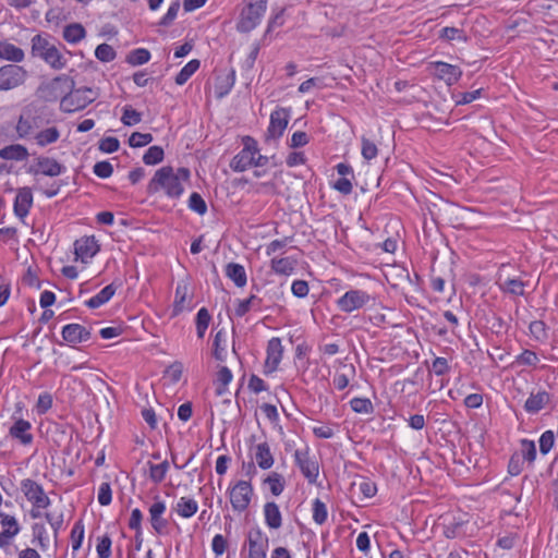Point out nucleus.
Instances as JSON below:
<instances>
[{"label": "nucleus", "instance_id": "c85d7f7f", "mask_svg": "<svg viewBox=\"0 0 558 558\" xmlns=\"http://www.w3.org/2000/svg\"><path fill=\"white\" fill-rule=\"evenodd\" d=\"M25 58L23 49L8 40H0V59L19 63Z\"/></svg>", "mask_w": 558, "mask_h": 558}, {"label": "nucleus", "instance_id": "b1692460", "mask_svg": "<svg viewBox=\"0 0 558 558\" xmlns=\"http://www.w3.org/2000/svg\"><path fill=\"white\" fill-rule=\"evenodd\" d=\"M338 367L332 378V384L336 389H345L350 381L355 377V367L353 364L343 361H337Z\"/></svg>", "mask_w": 558, "mask_h": 558}, {"label": "nucleus", "instance_id": "5fc2aeb1", "mask_svg": "<svg viewBox=\"0 0 558 558\" xmlns=\"http://www.w3.org/2000/svg\"><path fill=\"white\" fill-rule=\"evenodd\" d=\"M163 159V149L160 146H150L143 156L146 165H157Z\"/></svg>", "mask_w": 558, "mask_h": 558}, {"label": "nucleus", "instance_id": "bb28decb", "mask_svg": "<svg viewBox=\"0 0 558 558\" xmlns=\"http://www.w3.org/2000/svg\"><path fill=\"white\" fill-rule=\"evenodd\" d=\"M265 524L270 530H279L282 526V514L275 501H267L263 508Z\"/></svg>", "mask_w": 558, "mask_h": 558}, {"label": "nucleus", "instance_id": "f257e3e1", "mask_svg": "<svg viewBox=\"0 0 558 558\" xmlns=\"http://www.w3.org/2000/svg\"><path fill=\"white\" fill-rule=\"evenodd\" d=\"M190 170L170 166L158 169L149 182V191L162 192L170 198H179L184 193V185L190 180Z\"/></svg>", "mask_w": 558, "mask_h": 558}, {"label": "nucleus", "instance_id": "79ce46f5", "mask_svg": "<svg viewBox=\"0 0 558 558\" xmlns=\"http://www.w3.org/2000/svg\"><path fill=\"white\" fill-rule=\"evenodd\" d=\"M148 468L150 481L155 484H159L165 480L169 471V463L168 461H163L158 464L148 463Z\"/></svg>", "mask_w": 558, "mask_h": 558}, {"label": "nucleus", "instance_id": "f8f14e48", "mask_svg": "<svg viewBox=\"0 0 558 558\" xmlns=\"http://www.w3.org/2000/svg\"><path fill=\"white\" fill-rule=\"evenodd\" d=\"M193 294L186 281L178 282L175 287L174 302L171 311V317H175L183 312H190L193 308Z\"/></svg>", "mask_w": 558, "mask_h": 558}, {"label": "nucleus", "instance_id": "58836bf2", "mask_svg": "<svg viewBox=\"0 0 558 558\" xmlns=\"http://www.w3.org/2000/svg\"><path fill=\"white\" fill-rule=\"evenodd\" d=\"M86 35L85 28L78 23L69 24L63 29V38L69 44L80 43Z\"/></svg>", "mask_w": 558, "mask_h": 558}, {"label": "nucleus", "instance_id": "ea45409f", "mask_svg": "<svg viewBox=\"0 0 558 558\" xmlns=\"http://www.w3.org/2000/svg\"><path fill=\"white\" fill-rule=\"evenodd\" d=\"M234 85V77L231 74L219 75L215 83V93L218 98H222L230 93Z\"/></svg>", "mask_w": 558, "mask_h": 558}, {"label": "nucleus", "instance_id": "2f4dec72", "mask_svg": "<svg viewBox=\"0 0 558 558\" xmlns=\"http://www.w3.org/2000/svg\"><path fill=\"white\" fill-rule=\"evenodd\" d=\"M226 276L239 288H243L247 282L245 268L238 263H229L225 270Z\"/></svg>", "mask_w": 558, "mask_h": 558}, {"label": "nucleus", "instance_id": "a211bd4d", "mask_svg": "<svg viewBox=\"0 0 558 558\" xmlns=\"http://www.w3.org/2000/svg\"><path fill=\"white\" fill-rule=\"evenodd\" d=\"M266 11L258 7L247 4L241 12L236 28L239 32L248 33L253 31L262 21Z\"/></svg>", "mask_w": 558, "mask_h": 558}, {"label": "nucleus", "instance_id": "4468645a", "mask_svg": "<svg viewBox=\"0 0 558 558\" xmlns=\"http://www.w3.org/2000/svg\"><path fill=\"white\" fill-rule=\"evenodd\" d=\"M166 510V502L156 496L148 509L149 522L156 534L162 535L167 532L169 523L165 518Z\"/></svg>", "mask_w": 558, "mask_h": 558}, {"label": "nucleus", "instance_id": "680f3d73", "mask_svg": "<svg viewBox=\"0 0 558 558\" xmlns=\"http://www.w3.org/2000/svg\"><path fill=\"white\" fill-rule=\"evenodd\" d=\"M111 538L105 535L98 539L96 551L98 558H109L111 556Z\"/></svg>", "mask_w": 558, "mask_h": 558}, {"label": "nucleus", "instance_id": "9d476101", "mask_svg": "<svg viewBox=\"0 0 558 558\" xmlns=\"http://www.w3.org/2000/svg\"><path fill=\"white\" fill-rule=\"evenodd\" d=\"M21 490L32 506L49 507L51 505L43 486L31 478H25L21 482Z\"/></svg>", "mask_w": 558, "mask_h": 558}, {"label": "nucleus", "instance_id": "f3484780", "mask_svg": "<svg viewBox=\"0 0 558 558\" xmlns=\"http://www.w3.org/2000/svg\"><path fill=\"white\" fill-rule=\"evenodd\" d=\"M246 544L248 546L246 558H267L268 538L259 529L248 532Z\"/></svg>", "mask_w": 558, "mask_h": 558}, {"label": "nucleus", "instance_id": "2eb2a0df", "mask_svg": "<svg viewBox=\"0 0 558 558\" xmlns=\"http://www.w3.org/2000/svg\"><path fill=\"white\" fill-rule=\"evenodd\" d=\"M100 245L94 235H85L74 242L75 259L88 263L99 252Z\"/></svg>", "mask_w": 558, "mask_h": 558}, {"label": "nucleus", "instance_id": "4c0bfd02", "mask_svg": "<svg viewBox=\"0 0 558 558\" xmlns=\"http://www.w3.org/2000/svg\"><path fill=\"white\" fill-rule=\"evenodd\" d=\"M46 521L49 523L50 527L53 531L54 541H58L59 533L63 527L64 522V511L63 509H54L53 511L46 512L44 514Z\"/></svg>", "mask_w": 558, "mask_h": 558}, {"label": "nucleus", "instance_id": "1a4fd4ad", "mask_svg": "<svg viewBox=\"0 0 558 558\" xmlns=\"http://www.w3.org/2000/svg\"><path fill=\"white\" fill-rule=\"evenodd\" d=\"M291 117V109L278 107L270 113L267 140H278L283 135Z\"/></svg>", "mask_w": 558, "mask_h": 558}, {"label": "nucleus", "instance_id": "5701e85b", "mask_svg": "<svg viewBox=\"0 0 558 558\" xmlns=\"http://www.w3.org/2000/svg\"><path fill=\"white\" fill-rule=\"evenodd\" d=\"M63 340L74 347L78 343L86 342L90 339V331L81 324H68L61 330Z\"/></svg>", "mask_w": 558, "mask_h": 558}, {"label": "nucleus", "instance_id": "3c124183", "mask_svg": "<svg viewBox=\"0 0 558 558\" xmlns=\"http://www.w3.org/2000/svg\"><path fill=\"white\" fill-rule=\"evenodd\" d=\"M84 539V524L83 522L76 521L71 531V544L73 551H76L81 548Z\"/></svg>", "mask_w": 558, "mask_h": 558}, {"label": "nucleus", "instance_id": "37998d69", "mask_svg": "<svg viewBox=\"0 0 558 558\" xmlns=\"http://www.w3.org/2000/svg\"><path fill=\"white\" fill-rule=\"evenodd\" d=\"M350 405L353 412L359 414H372L374 412V405L368 398H353L350 401Z\"/></svg>", "mask_w": 558, "mask_h": 558}, {"label": "nucleus", "instance_id": "7ed1b4c3", "mask_svg": "<svg viewBox=\"0 0 558 558\" xmlns=\"http://www.w3.org/2000/svg\"><path fill=\"white\" fill-rule=\"evenodd\" d=\"M32 52L43 59L53 70H63L68 64L69 51L62 52L54 44L46 37L36 35L32 38Z\"/></svg>", "mask_w": 558, "mask_h": 558}, {"label": "nucleus", "instance_id": "a18cd8bd", "mask_svg": "<svg viewBox=\"0 0 558 558\" xmlns=\"http://www.w3.org/2000/svg\"><path fill=\"white\" fill-rule=\"evenodd\" d=\"M150 60V52L145 48H137L132 50L128 57L126 62L131 65H142Z\"/></svg>", "mask_w": 558, "mask_h": 558}, {"label": "nucleus", "instance_id": "6e6552de", "mask_svg": "<svg viewBox=\"0 0 558 558\" xmlns=\"http://www.w3.org/2000/svg\"><path fill=\"white\" fill-rule=\"evenodd\" d=\"M294 460L308 483L315 484L319 475V465L315 457L310 454L308 449L295 450Z\"/></svg>", "mask_w": 558, "mask_h": 558}, {"label": "nucleus", "instance_id": "8fccbe9b", "mask_svg": "<svg viewBox=\"0 0 558 558\" xmlns=\"http://www.w3.org/2000/svg\"><path fill=\"white\" fill-rule=\"evenodd\" d=\"M210 315L205 307H202L196 314V332L198 338H203L210 323Z\"/></svg>", "mask_w": 558, "mask_h": 558}, {"label": "nucleus", "instance_id": "473e14b6", "mask_svg": "<svg viewBox=\"0 0 558 558\" xmlns=\"http://www.w3.org/2000/svg\"><path fill=\"white\" fill-rule=\"evenodd\" d=\"M213 345L215 359L223 362L228 354V333L225 329H220L216 332Z\"/></svg>", "mask_w": 558, "mask_h": 558}, {"label": "nucleus", "instance_id": "c03bdc74", "mask_svg": "<svg viewBox=\"0 0 558 558\" xmlns=\"http://www.w3.org/2000/svg\"><path fill=\"white\" fill-rule=\"evenodd\" d=\"M312 511H313V521L316 524L323 525L327 521L328 510H327L325 502H323L320 499H318V498L314 499L313 506H312Z\"/></svg>", "mask_w": 558, "mask_h": 558}, {"label": "nucleus", "instance_id": "cd10ccee", "mask_svg": "<svg viewBox=\"0 0 558 558\" xmlns=\"http://www.w3.org/2000/svg\"><path fill=\"white\" fill-rule=\"evenodd\" d=\"M298 260L291 256L279 257L274 256L270 260L271 270L280 276H291L296 267Z\"/></svg>", "mask_w": 558, "mask_h": 558}, {"label": "nucleus", "instance_id": "603ef678", "mask_svg": "<svg viewBox=\"0 0 558 558\" xmlns=\"http://www.w3.org/2000/svg\"><path fill=\"white\" fill-rule=\"evenodd\" d=\"M260 304V299L256 295H251L245 300H239L238 305L235 307V314L239 317L244 316L252 307L258 306Z\"/></svg>", "mask_w": 558, "mask_h": 558}, {"label": "nucleus", "instance_id": "ddd939ff", "mask_svg": "<svg viewBox=\"0 0 558 558\" xmlns=\"http://www.w3.org/2000/svg\"><path fill=\"white\" fill-rule=\"evenodd\" d=\"M66 167L53 158L40 156L29 168V172L34 175L43 174L47 177H59L65 173Z\"/></svg>", "mask_w": 558, "mask_h": 558}, {"label": "nucleus", "instance_id": "09e8293b", "mask_svg": "<svg viewBox=\"0 0 558 558\" xmlns=\"http://www.w3.org/2000/svg\"><path fill=\"white\" fill-rule=\"evenodd\" d=\"M33 535L37 539L41 550H46L49 546V536L47 529L41 523H35L32 526Z\"/></svg>", "mask_w": 558, "mask_h": 558}, {"label": "nucleus", "instance_id": "c9c22d12", "mask_svg": "<svg viewBox=\"0 0 558 558\" xmlns=\"http://www.w3.org/2000/svg\"><path fill=\"white\" fill-rule=\"evenodd\" d=\"M116 293V287L113 284H108L104 289H101L96 295L92 296L85 304L89 308H98L105 303H107Z\"/></svg>", "mask_w": 558, "mask_h": 558}, {"label": "nucleus", "instance_id": "7c9ffc66", "mask_svg": "<svg viewBox=\"0 0 558 558\" xmlns=\"http://www.w3.org/2000/svg\"><path fill=\"white\" fill-rule=\"evenodd\" d=\"M179 517L189 519L192 518L198 510V504L194 498L180 497L173 508Z\"/></svg>", "mask_w": 558, "mask_h": 558}, {"label": "nucleus", "instance_id": "e2e57ef3", "mask_svg": "<svg viewBox=\"0 0 558 558\" xmlns=\"http://www.w3.org/2000/svg\"><path fill=\"white\" fill-rule=\"evenodd\" d=\"M529 328L534 339L544 341L547 338L546 325L542 320L532 322Z\"/></svg>", "mask_w": 558, "mask_h": 558}, {"label": "nucleus", "instance_id": "dca6fc26", "mask_svg": "<svg viewBox=\"0 0 558 558\" xmlns=\"http://www.w3.org/2000/svg\"><path fill=\"white\" fill-rule=\"evenodd\" d=\"M0 548H7L11 541L21 532V526L14 515L8 514L0 510Z\"/></svg>", "mask_w": 558, "mask_h": 558}, {"label": "nucleus", "instance_id": "4be33fe9", "mask_svg": "<svg viewBox=\"0 0 558 558\" xmlns=\"http://www.w3.org/2000/svg\"><path fill=\"white\" fill-rule=\"evenodd\" d=\"M505 271H506V266L502 265L498 271V277H497V284H498L499 289L502 292L509 293L511 295H517V296L523 295L525 283L517 277H510V276L506 275Z\"/></svg>", "mask_w": 558, "mask_h": 558}, {"label": "nucleus", "instance_id": "49530a36", "mask_svg": "<svg viewBox=\"0 0 558 558\" xmlns=\"http://www.w3.org/2000/svg\"><path fill=\"white\" fill-rule=\"evenodd\" d=\"M233 375L227 366H222L217 373V395L221 396L226 392L227 386L232 381Z\"/></svg>", "mask_w": 558, "mask_h": 558}, {"label": "nucleus", "instance_id": "a878e982", "mask_svg": "<svg viewBox=\"0 0 558 558\" xmlns=\"http://www.w3.org/2000/svg\"><path fill=\"white\" fill-rule=\"evenodd\" d=\"M253 452H254V459L256 461V464L262 470H269L274 465L275 458L272 456V452L270 450V446L268 445V442L263 441V442L255 445L253 447Z\"/></svg>", "mask_w": 558, "mask_h": 558}, {"label": "nucleus", "instance_id": "393cba45", "mask_svg": "<svg viewBox=\"0 0 558 558\" xmlns=\"http://www.w3.org/2000/svg\"><path fill=\"white\" fill-rule=\"evenodd\" d=\"M33 205V193L29 187H21L14 199V213L20 219H24Z\"/></svg>", "mask_w": 558, "mask_h": 558}, {"label": "nucleus", "instance_id": "f03ea898", "mask_svg": "<svg viewBox=\"0 0 558 558\" xmlns=\"http://www.w3.org/2000/svg\"><path fill=\"white\" fill-rule=\"evenodd\" d=\"M243 148L232 158L230 168L235 172H243L251 167H264L268 157L259 154L257 142L251 136L242 140Z\"/></svg>", "mask_w": 558, "mask_h": 558}, {"label": "nucleus", "instance_id": "4d7b16f0", "mask_svg": "<svg viewBox=\"0 0 558 558\" xmlns=\"http://www.w3.org/2000/svg\"><path fill=\"white\" fill-rule=\"evenodd\" d=\"M189 208L201 216L205 215L207 211V205L204 198L196 192L190 195Z\"/></svg>", "mask_w": 558, "mask_h": 558}, {"label": "nucleus", "instance_id": "69168bd1", "mask_svg": "<svg viewBox=\"0 0 558 558\" xmlns=\"http://www.w3.org/2000/svg\"><path fill=\"white\" fill-rule=\"evenodd\" d=\"M359 492L365 497V498H372L375 496L377 492V487L375 483L367 478H362L357 484Z\"/></svg>", "mask_w": 558, "mask_h": 558}, {"label": "nucleus", "instance_id": "6ab92c4d", "mask_svg": "<svg viewBox=\"0 0 558 558\" xmlns=\"http://www.w3.org/2000/svg\"><path fill=\"white\" fill-rule=\"evenodd\" d=\"M429 70L432 74L445 81L448 85L456 84L462 75V71L459 66L442 61L432 62Z\"/></svg>", "mask_w": 558, "mask_h": 558}, {"label": "nucleus", "instance_id": "e433bc0d", "mask_svg": "<svg viewBox=\"0 0 558 558\" xmlns=\"http://www.w3.org/2000/svg\"><path fill=\"white\" fill-rule=\"evenodd\" d=\"M60 137V131L56 126L44 129L34 134V140L39 147L56 143Z\"/></svg>", "mask_w": 558, "mask_h": 558}, {"label": "nucleus", "instance_id": "bf43d9fd", "mask_svg": "<svg viewBox=\"0 0 558 558\" xmlns=\"http://www.w3.org/2000/svg\"><path fill=\"white\" fill-rule=\"evenodd\" d=\"M555 434L553 430L544 432L539 437V450L543 454H547L554 447Z\"/></svg>", "mask_w": 558, "mask_h": 558}, {"label": "nucleus", "instance_id": "f704fd0d", "mask_svg": "<svg viewBox=\"0 0 558 558\" xmlns=\"http://www.w3.org/2000/svg\"><path fill=\"white\" fill-rule=\"evenodd\" d=\"M548 401H549L548 393L545 392V391H539V392H537L535 395H531L526 399L525 404H524V409L529 413H537L542 409L545 408V405L548 403Z\"/></svg>", "mask_w": 558, "mask_h": 558}, {"label": "nucleus", "instance_id": "aec40b11", "mask_svg": "<svg viewBox=\"0 0 558 558\" xmlns=\"http://www.w3.org/2000/svg\"><path fill=\"white\" fill-rule=\"evenodd\" d=\"M43 125V120L38 116H34L29 110L24 111L15 125V131L19 138H26L36 134L35 130Z\"/></svg>", "mask_w": 558, "mask_h": 558}, {"label": "nucleus", "instance_id": "774afa93", "mask_svg": "<svg viewBox=\"0 0 558 558\" xmlns=\"http://www.w3.org/2000/svg\"><path fill=\"white\" fill-rule=\"evenodd\" d=\"M288 244L287 239L272 240L266 245V255L276 256L277 254L283 253L284 247Z\"/></svg>", "mask_w": 558, "mask_h": 558}, {"label": "nucleus", "instance_id": "c756f323", "mask_svg": "<svg viewBox=\"0 0 558 558\" xmlns=\"http://www.w3.org/2000/svg\"><path fill=\"white\" fill-rule=\"evenodd\" d=\"M29 154L25 146L12 144L0 149V158L3 160L24 161Z\"/></svg>", "mask_w": 558, "mask_h": 558}, {"label": "nucleus", "instance_id": "0eeeda50", "mask_svg": "<svg viewBox=\"0 0 558 558\" xmlns=\"http://www.w3.org/2000/svg\"><path fill=\"white\" fill-rule=\"evenodd\" d=\"M27 71L17 64H7L0 68V92L14 89L24 84Z\"/></svg>", "mask_w": 558, "mask_h": 558}, {"label": "nucleus", "instance_id": "72a5a7b5", "mask_svg": "<svg viewBox=\"0 0 558 558\" xmlns=\"http://www.w3.org/2000/svg\"><path fill=\"white\" fill-rule=\"evenodd\" d=\"M263 484L268 487L270 493L278 497L280 496L286 487V481L282 474L278 472H270L264 480Z\"/></svg>", "mask_w": 558, "mask_h": 558}, {"label": "nucleus", "instance_id": "338daca9", "mask_svg": "<svg viewBox=\"0 0 558 558\" xmlns=\"http://www.w3.org/2000/svg\"><path fill=\"white\" fill-rule=\"evenodd\" d=\"M52 397L48 392L40 393L37 403H36V411L38 414H45L47 413L51 407H52Z\"/></svg>", "mask_w": 558, "mask_h": 558}, {"label": "nucleus", "instance_id": "052dcab7", "mask_svg": "<svg viewBox=\"0 0 558 558\" xmlns=\"http://www.w3.org/2000/svg\"><path fill=\"white\" fill-rule=\"evenodd\" d=\"M179 10H180V1L179 0L172 1L170 3L166 14L160 20L159 24L162 25V26L170 25L175 20V17L178 16Z\"/></svg>", "mask_w": 558, "mask_h": 558}, {"label": "nucleus", "instance_id": "9b49d317", "mask_svg": "<svg viewBox=\"0 0 558 558\" xmlns=\"http://www.w3.org/2000/svg\"><path fill=\"white\" fill-rule=\"evenodd\" d=\"M282 341L278 337H272L266 348V360L264 364V373L270 375L278 371L279 365L283 357Z\"/></svg>", "mask_w": 558, "mask_h": 558}, {"label": "nucleus", "instance_id": "a19ab883", "mask_svg": "<svg viewBox=\"0 0 558 558\" xmlns=\"http://www.w3.org/2000/svg\"><path fill=\"white\" fill-rule=\"evenodd\" d=\"M201 62L197 59L189 61L175 76V83L178 85L185 84L190 77L199 69Z\"/></svg>", "mask_w": 558, "mask_h": 558}, {"label": "nucleus", "instance_id": "864d4df0", "mask_svg": "<svg viewBox=\"0 0 558 558\" xmlns=\"http://www.w3.org/2000/svg\"><path fill=\"white\" fill-rule=\"evenodd\" d=\"M116 56V50L108 44H100L95 50V57L101 62H111Z\"/></svg>", "mask_w": 558, "mask_h": 558}, {"label": "nucleus", "instance_id": "13d9d810", "mask_svg": "<svg viewBox=\"0 0 558 558\" xmlns=\"http://www.w3.org/2000/svg\"><path fill=\"white\" fill-rule=\"evenodd\" d=\"M153 142V135L150 133L134 132L130 138L129 144L131 147H143Z\"/></svg>", "mask_w": 558, "mask_h": 558}, {"label": "nucleus", "instance_id": "423d86ee", "mask_svg": "<svg viewBox=\"0 0 558 558\" xmlns=\"http://www.w3.org/2000/svg\"><path fill=\"white\" fill-rule=\"evenodd\" d=\"M374 299L364 290L352 289L340 296L336 304L343 313H352L365 307Z\"/></svg>", "mask_w": 558, "mask_h": 558}, {"label": "nucleus", "instance_id": "6e6d98bb", "mask_svg": "<svg viewBox=\"0 0 558 558\" xmlns=\"http://www.w3.org/2000/svg\"><path fill=\"white\" fill-rule=\"evenodd\" d=\"M121 121L124 125L132 126L142 121V114L131 106H124Z\"/></svg>", "mask_w": 558, "mask_h": 558}, {"label": "nucleus", "instance_id": "412c9836", "mask_svg": "<svg viewBox=\"0 0 558 558\" xmlns=\"http://www.w3.org/2000/svg\"><path fill=\"white\" fill-rule=\"evenodd\" d=\"M32 424L31 422L24 418H17L9 428V436L16 440L22 446L28 447L34 441V436L32 434Z\"/></svg>", "mask_w": 558, "mask_h": 558}, {"label": "nucleus", "instance_id": "0e129e2a", "mask_svg": "<svg viewBox=\"0 0 558 558\" xmlns=\"http://www.w3.org/2000/svg\"><path fill=\"white\" fill-rule=\"evenodd\" d=\"M97 499L101 506H108L111 504L112 490L108 482H104L99 485Z\"/></svg>", "mask_w": 558, "mask_h": 558}, {"label": "nucleus", "instance_id": "39448f33", "mask_svg": "<svg viewBox=\"0 0 558 558\" xmlns=\"http://www.w3.org/2000/svg\"><path fill=\"white\" fill-rule=\"evenodd\" d=\"M97 98V93L88 87L71 90L61 99V109L65 112H75L84 109Z\"/></svg>", "mask_w": 558, "mask_h": 558}, {"label": "nucleus", "instance_id": "20e7f679", "mask_svg": "<svg viewBox=\"0 0 558 558\" xmlns=\"http://www.w3.org/2000/svg\"><path fill=\"white\" fill-rule=\"evenodd\" d=\"M227 494L232 510L238 513L245 512L255 497V490L251 480L231 481L228 486Z\"/></svg>", "mask_w": 558, "mask_h": 558}, {"label": "nucleus", "instance_id": "de8ad7c7", "mask_svg": "<svg viewBox=\"0 0 558 558\" xmlns=\"http://www.w3.org/2000/svg\"><path fill=\"white\" fill-rule=\"evenodd\" d=\"M520 457L522 460L527 461L529 463H533L536 459V446L533 440L522 439L520 441Z\"/></svg>", "mask_w": 558, "mask_h": 558}]
</instances>
